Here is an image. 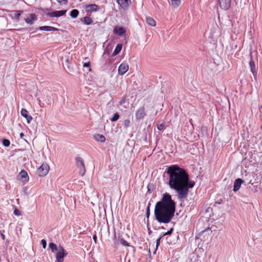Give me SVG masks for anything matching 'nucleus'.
<instances>
[{"label":"nucleus","instance_id":"1","mask_svg":"<svg viewBox=\"0 0 262 262\" xmlns=\"http://www.w3.org/2000/svg\"><path fill=\"white\" fill-rule=\"evenodd\" d=\"M176 203L168 193L163 194L161 201L158 202L155 207V219L160 223L167 224L174 216Z\"/></svg>","mask_w":262,"mask_h":262},{"label":"nucleus","instance_id":"2","mask_svg":"<svg viewBox=\"0 0 262 262\" xmlns=\"http://www.w3.org/2000/svg\"><path fill=\"white\" fill-rule=\"evenodd\" d=\"M166 172L169 176V187L175 190L177 195H179L187 179V172L184 168L177 165H172L167 167Z\"/></svg>","mask_w":262,"mask_h":262},{"label":"nucleus","instance_id":"3","mask_svg":"<svg viewBox=\"0 0 262 262\" xmlns=\"http://www.w3.org/2000/svg\"><path fill=\"white\" fill-rule=\"evenodd\" d=\"M189 175H187V179L186 180V182L184 184V187H183V189L181 190L179 195H178V198L180 200H183L187 197L189 188H191L193 187L195 184V182L193 181H189Z\"/></svg>","mask_w":262,"mask_h":262},{"label":"nucleus","instance_id":"4","mask_svg":"<svg viewBox=\"0 0 262 262\" xmlns=\"http://www.w3.org/2000/svg\"><path fill=\"white\" fill-rule=\"evenodd\" d=\"M75 161L76 166L79 169V174L81 176H83L85 172V167L83 160L82 158L78 156L75 158Z\"/></svg>","mask_w":262,"mask_h":262},{"label":"nucleus","instance_id":"5","mask_svg":"<svg viewBox=\"0 0 262 262\" xmlns=\"http://www.w3.org/2000/svg\"><path fill=\"white\" fill-rule=\"evenodd\" d=\"M68 255V253L64 248L59 246L58 248L57 253L56 255V262H63L64 258Z\"/></svg>","mask_w":262,"mask_h":262},{"label":"nucleus","instance_id":"6","mask_svg":"<svg viewBox=\"0 0 262 262\" xmlns=\"http://www.w3.org/2000/svg\"><path fill=\"white\" fill-rule=\"evenodd\" d=\"M50 169L49 165L47 163H42L37 170V172L39 177H45L49 172Z\"/></svg>","mask_w":262,"mask_h":262},{"label":"nucleus","instance_id":"7","mask_svg":"<svg viewBox=\"0 0 262 262\" xmlns=\"http://www.w3.org/2000/svg\"><path fill=\"white\" fill-rule=\"evenodd\" d=\"M146 116V112L144 106L140 107L135 112V117L137 121L143 119Z\"/></svg>","mask_w":262,"mask_h":262},{"label":"nucleus","instance_id":"8","mask_svg":"<svg viewBox=\"0 0 262 262\" xmlns=\"http://www.w3.org/2000/svg\"><path fill=\"white\" fill-rule=\"evenodd\" d=\"M129 69V66L126 62H123L120 64L118 68V74L123 75Z\"/></svg>","mask_w":262,"mask_h":262},{"label":"nucleus","instance_id":"9","mask_svg":"<svg viewBox=\"0 0 262 262\" xmlns=\"http://www.w3.org/2000/svg\"><path fill=\"white\" fill-rule=\"evenodd\" d=\"M220 8L224 10H228L231 6V0H219Z\"/></svg>","mask_w":262,"mask_h":262},{"label":"nucleus","instance_id":"10","mask_svg":"<svg viewBox=\"0 0 262 262\" xmlns=\"http://www.w3.org/2000/svg\"><path fill=\"white\" fill-rule=\"evenodd\" d=\"M18 177L19 178V180L24 183H26L29 181V177L27 171L25 170H21L19 173Z\"/></svg>","mask_w":262,"mask_h":262},{"label":"nucleus","instance_id":"11","mask_svg":"<svg viewBox=\"0 0 262 262\" xmlns=\"http://www.w3.org/2000/svg\"><path fill=\"white\" fill-rule=\"evenodd\" d=\"M98 7V6L96 4H89L85 6V10L86 13H91L97 11Z\"/></svg>","mask_w":262,"mask_h":262},{"label":"nucleus","instance_id":"12","mask_svg":"<svg viewBox=\"0 0 262 262\" xmlns=\"http://www.w3.org/2000/svg\"><path fill=\"white\" fill-rule=\"evenodd\" d=\"M20 114L27 119L28 123H30L33 119L32 117L29 115L28 111L25 108L21 110Z\"/></svg>","mask_w":262,"mask_h":262},{"label":"nucleus","instance_id":"13","mask_svg":"<svg viewBox=\"0 0 262 262\" xmlns=\"http://www.w3.org/2000/svg\"><path fill=\"white\" fill-rule=\"evenodd\" d=\"M66 12L67 10H59L49 13L48 15L51 17H58L64 15Z\"/></svg>","mask_w":262,"mask_h":262},{"label":"nucleus","instance_id":"14","mask_svg":"<svg viewBox=\"0 0 262 262\" xmlns=\"http://www.w3.org/2000/svg\"><path fill=\"white\" fill-rule=\"evenodd\" d=\"M244 182V181L242 180L240 178L236 179L234 182V185H233V191L234 192H236L238 191L241 186V184Z\"/></svg>","mask_w":262,"mask_h":262},{"label":"nucleus","instance_id":"15","mask_svg":"<svg viewBox=\"0 0 262 262\" xmlns=\"http://www.w3.org/2000/svg\"><path fill=\"white\" fill-rule=\"evenodd\" d=\"M37 19V15L34 13H31L29 15L28 18H25V20L26 23L32 25L33 21Z\"/></svg>","mask_w":262,"mask_h":262},{"label":"nucleus","instance_id":"16","mask_svg":"<svg viewBox=\"0 0 262 262\" xmlns=\"http://www.w3.org/2000/svg\"><path fill=\"white\" fill-rule=\"evenodd\" d=\"M126 32L125 29L123 27H115L114 29V33L119 36H122Z\"/></svg>","mask_w":262,"mask_h":262},{"label":"nucleus","instance_id":"17","mask_svg":"<svg viewBox=\"0 0 262 262\" xmlns=\"http://www.w3.org/2000/svg\"><path fill=\"white\" fill-rule=\"evenodd\" d=\"M118 4L123 7L128 6L131 4L130 0H116Z\"/></svg>","mask_w":262,"mask_h":262},{"label":"nucleus","instance_id":"18","mask_svg":"<svg viewBox=\"0 0 262 262\" xmlns=\"http://www.w3.org/2000/svg\"><path fill=\"white\" fill-rule=\"evenodd\" d=\"M39 30L46 31H57L58 29L51 26H42L39 27Z\"/></svg>","mask_w":262,"mask_h":262},{"label":"nucleus","instance_id":"19","mask_svg":"<svg viewBox=\"0 0 262 262\" xmlns=\"http://www.w3.org/2000/svg\"><path fill=\"white\" fill-rule=\"evenodd\" d=\"M146 23L152 27H155L156 26V20L152 17H146Z\"/></svg>","mask_w":262,"mask_h":262},{"label":"nucleus","instance_id":"20","mask_svg":"<svg viewBox=\"0 0 262 262\" xmlns=\"http://www.w3.org/2000/svg\"><path fill=\"white\" fill-rule=\"evenodd\" d=\"M122 48V45L121 43L118 44L113 53V55L116 56L117 54H118L120 53V52L121 51Z\"/></svg>","mask_w":262,"mask_h":262},{"label":"nucleus","instance_id":"21","mask_svg":"<svg viewBox=\"0 0 262 262\" xmlns=\"http://www.w3.org/2000/svg\"><path fill=\"white\" fill-rule=\"evenodd\" d=\"M22 12L23 11H13L12 12L13 17L17 20H18Z\"/></svg>","mask_w":262,"mask_h":262},{"label":"nucleus","instance_id":"22","mask_svg":"<svg viewBox=\"0 0 262 262\" xmlns=\"http://www.w3.org/2000/svg\"><path fill=\"white\" fill-rule=\"evenodd\" d=\"M82 21L85 25H90L93 23L92 18L90 16H85L83 17Z\"/></svg>","mask_w":262,"mask_h":262},{"label":"nucleus","instance_id":"23","mask_svg":"<svg viewBox=\"0 0 262 262\" xmlns=\"http://www.w3.org/2000/svg\"><path fill=\"white\" fill-rule=\"evenodd\" d=\"M94 137H95V139H96V140H97L98 141H100L101 142H104L105 141V138L102 135L97 134V135H96L94 136Z\"/></svg>","mask_w":262,"mask_h":262},{"label":"nucleus","instance_id":"24","mask_svg":"<svg viewBox=\"0 0 262 262\" xmlns=\"http://www.w3.org/2000/svg\"><path fill=\"white\" fill-rule=\"evenodd\" d=\"M249 66L250 67L251 72L253 73V74H254L255 71V66L254 61L252 57L251 58V60L249 62Z\"/></svg>","mask_w":262,"mask_h":262},{"label":"nucleus","instance_id":"25","mask_svg":"<svg viewBox=\"0 0 262 262\" xmlns=\"http://www.w3.org/2000/svg\"><path fill=\"white\" fill-rule=\"evenodd\" d=\"M79 11L77 9H73L72 10L71 12H70V16L72 17V18H76L78 14H79Z\"/></svg>","mask_w":262,"mask_h":262},{"label":"nucleus","instance_id":"26","mask_svg":"<svg viewBox=\"0 0 262 262\" xmlns=\"http://www.w3.org/2000/svg\"><path fill=\"white\" fill-rule=\"evenodd\" d=\"M170 1L171 2V6L173 8H177L180 5V3H181L180 0H170Z\"/></svg>","mask_w":262,"mask_h":262},{"label":"nucleus","instance_id":"27","mask_svg":"<svg viewBox=\"0 0 262 262\" xmlns=\"http://www.w3.org/2000/svg\"><path fill=\"white\" fill-rule=\"evenodd\" d=\"M49 247L51 249L52 252H54L55 251H58V248L57 246L53 243H50L49 245Z\"/></svg>","mask_w":262,"mask_h":262},{"label":"nucleus","instance_id":"28","mask_svg":"<svg viewBox=\"0 0 262 262\" xmlns=\"http://www.w3.org/2000/svg\"><path fill=\"white\" fill-rule=\"evenodd\" d=\"M119 242H120V243L124 246H125V247L129 246V243L126 241H125L124 239H123L122 238H120L119 239Z\"/></svg>","mask_w":262,"mask_h":262},{"label":"nucleus","instance_id":"29","mask_svg":"<svg viewBox=\"0 0 262 262\" xmlns=\"http://www.w3.org/2000/svg\"><path fill=\"white\" fill-rule=\"evenodd\" d=\"M130 125V121L128 119H125L123 121V125L125 128L128 127Z\"/></svg>","mask_w":262,"mask_h":262},{"label":"nucleus","instance_id":"30","mask_svg":"<svg viewBox=\"0 0 262 262\" xmlns=\"http://www.w3.org/2000/svg\"><path fill=\"white\" fill-rule=\"evenodd\" d=\"M119 118V115L116 113L114 114V116L111 119L112 122H115L117 121Z\"/></svg>","mask_w":262,"mask_h":262},{"label":"nucleus","instance_id":"31","mask_svg":"<svg viewBox=\"0 0 262 262\" xmlns=\"http://www.w3.org/2000/svg\"><path fill=\"white\" fill-rule=\"evenodd\" d=\"M3 144L5 147H8L10 144V142L9 140L4 139L3 140Z\"/></svg>","mask_w":262,"mask_h":262},{"label":"nucleus","instance_id":"32","mask_svg":"<svg viewBox=\"0 0 262 262\" xmlns=\"http://www.w3.org/2000/svg\"><path fill=\"white\" fill-rule=\"evenodd\" d=\"M56 1L61 5H66L68 3V0H56Z\"/></svg>","mask_w":262,"mask_h":262},{"label":"nucleus","instance_id":"33","mask_svg":"<svg viewBox=\"0 0 262 262\" xmlns=\"http://www.w3.org/2000/svg\"><path fill=\"white\" fill-rule=\"evenodd\" d=\"M173 228H171L169 231H168L167 232L164 233L163 235H162V236H163V237L165 235L171 234L173 231Z\"/></svg>","mask_w":262,"mask_h":262},{"label":"nucleus","instance_id":"34","mask_svg":"<svg viewBox=\"0 0 262 262\" xmlns=\"http://www.w3.org/2000/svg\"><path fill=\"white\" fill-rule=\"evenodd\" d=\"M149 207H150V204H148V206L147 207V209H146V215L147 217H148L149 215H150Z\"/></svg>","mask_w":262,"mask_h":262},{"label":"nucleus","instance_id":"35","mask_svg":"<svg viewBox=\"0 0 262 262\" xmlns=\"http://www.w3.org/2000/svg\"><path fill=\"white\" fill-rule=\"evenodd\" d=\"M41 244L42 246V247L45 249L46 247V245H47V242H46V241L44 239H41Z\"/></svg>","mask_w":262,"mask_h":262},{"label":"nucleus","instance_id":"36","mask_svg":"<svg viewBox=\"0 0 262 262\" xmlns=\"http://www.w3.org/2000/svg\"><path fill=\"white\" fill-rule=\"evenodd\" d=\"M164 127V124H162V123L160 124H158L157 125V128L160 130H161L163 129Z\"/></svg>","mask_w":262,"mask_h":262},{"label":"nucleus","instance_id":"37","mask_svg":"<svg viewBox=\"0 0 262 262\" xmlns=\"http://www.w3.org/2000/svg\"><path fill=\"white\" fill-rule=\"evenodd\" d=\"M163 237V236H160L156 241V247L157 248L159 246L160 243L161 239Z\"/></svg>","mask_w":262,"mask_h":262},{"label":"nucleus","instance_id":"38","mask_svg":"<svg viewBox=\"0 0 262 262\" xmlns=\"http://www.w3.org/2000/svg\"><path fill=\"white\" fill-rule=\"evenodd\" d=\"M14 214L16 216H19L21 214L20 211L16 208L14 210Z\"/></svg>","mask_w":262,"mask_h":262},{"label":"nucleus","instance_id":"39","mask_svg":"<svg viewBox=\"0 0 262 262\" xmlns=\"http://www.w3.org/2000/svg\"><path fill=\"white\" fill-rule=\"evenodd\" d=\"M83 66V67H90V62H85V63H84Z\"/></svg>","mask_w":262,"mask_h":262},{"label":"nucleus","instance_id":"40","mask_svg":"<svg viewBox=\"0 0 262 262\" xmlns=\"http://www.w3.org/2000/svg\"><path fill=\"white\" fill-rule=\"evenodd\" d=\"M1 236L3 240H4L5 239V236L3 233H1Z\"/></svg>","mask_w":262,"mask_h":262},{"label":"nucleus","instance_id":"41","mask_svg":"<svg viewBox=\"0 0 262 262\" xmlns=\"http://www.w3.org/2000/svg\"><path fill=\"white\" fill-rule=\"evenodd\" d=\"M93 239L95 241V242H96L97 240V236L96 235H94L93 237Z\"/></svg>","mask_w":262,"mask_h":262},{"label":"nucleus","instance_id":"42","mask_svg":"<svg viewBox=\"0 0 262 262\" xmlns=\"http://www.w3.org/2000/svg\"><path fill=\"white\" fill-rule=\"evenodd\" d=\"M24 136V134L23 133H21L20 134V138H23Z\"/></svg>","mask_w":262,"mask_h":262},{"label":"nucleus","instance_id":"43","mask_svg":"<svg viewBox=\"0 0 262 262\" xmlns=\"http://www.w3.org/2000/svg\"><path fill=\"white\" fill-rule=\"evenodd\" d=\"M67 68H68V69L70 71H71V69H70V66H67Z\"/></svg>","mask_w":262,"mask_h":262},{"label":"nucleus","instance_id":"44","mask_svg":"<svg viewBox=\"0 0 262 262\" xmlns=\"http://www.w3.org/2000/svg\"><path fill=\"white\" fill-rule=\"evenodd\" d=\"M67 62H69V60L68 59H67Z\"/></svg>","mask_w":262,"mask_h":262},{"label":"nucleus","instance_id":"45","mask_svg":"<svg viewBox=\"0 0 262 262\" xmlns=\"http://www.w3.org/2000/svg\"><path fill=\"white\" fill-rule=\"evenodd\" d=\"M261 129H262V126H261Z\"/></svg>","mask_w":262,"mask_h":262}]
</instances>
